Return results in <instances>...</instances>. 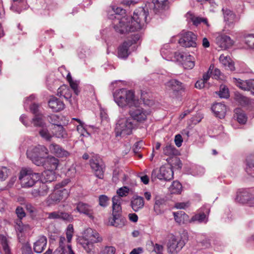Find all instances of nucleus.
I'll return each instance as SVG.
<instances>
[{"mask_svg": "<svg viewBox=\"0 0 254 254\" xmlns=\"http://www.w3.org/2000/svg\"><path fill=\"white\" fill-rule=\"evenodd\" d=\"M124 13V9L115 5L111 6L108 10L109 18L113 19V24L115 30L121 34L141 29L144 26L148 15V12L141 7L134 11L132 17H121L120 14Z\"/></svg>", "mask_w": 254, "mask_h": 254, "instance_id": "1", "label": "nucleus"}, {"mask_svg": "<svg viewBox=\"0 0 254 254\" xmlns=\"http://www.w3.org/2000/svg\"><path fill=\"white\" fill-rule=\"evenodd\" d=\"M114 97L115 102L122 108L127 106L131 108L137 105L139 101L133 91L125 88L116 90Z\"/></svg>", "mask_w": 254, "mask_h": 254, "instance_id": "2", "label": "nucleus"}, {"mask_svg": "<svg viewBox=\"0 0 254 254\" xmlns=\"http://www.w3.org/2000/svg\"><path fill=\"white\" fill-rule=\"evenodd\" d=\"M102 241V239L99 233L89 228L84 231L82 236L79 239V243L87 253L91 254L94 249V244Z\"/></svg>", "mask_w": 254, "mask_h": 254, "instance_id": "3", "label": "nucleus"}, {"mask_svg": "<svg viewBox=\"0 0 254 254\" xmlns=\"http://www.w3.org/2000/svg\"><path fill=\"white\" fill-rule=\"evenodd\" d=\"M48 153V148L40 145L30 147L27 151V157L37 166L44 165L45 159Z\"/></svg>", "mask_w": 254, "mask_h": 254, "instance_id": "4", "label": "nucleus"}, {"mask_svg": "<svg viewBox=\"0 0 254 254\" xmlns=\"http://www.w3.org/2000/svg\"><path fill=\"white\" fill-rule=\"evenodd\" d=\"M40 179V174L33 172L30 169L23 168L19 173V180L22 188L33 186Z\"/></svg>", "mask_w": 254, "mask_h": 254, "instance_id": "5", "label": "nucleus"}, {"mask_svg": "<svg viewBox=\"0 0 254 254\" xmlns=\"http://www.w3.org/2000/svg\"><path fill=\"white\" fill-rule=\"evenodd\" d=\"M128 114L131 118L130 119L138 124H142L147 121L151 114V111L142 106L135 105L130 108Z\"/></svg>", "mask_w": 254, "mask_h": 254, "instance_id": "6", "label": "nucleus"}, {"mask_svg": "<svg viewBox=\"0 0 254 254\" xmlns=\"http://www.w3.org/2000/svg\"><path fill=\"white\" fill-rule=\"evenodd\" d=\"M134 128V125L131 119L129 118H122L120 119L116 127L115 130L117 136H125L129 135L132 133Z\"/></svg>", "mask_w": 254, "mask_h": 254, "instance_id": "7", "label": "nucleus"}, {"mask_svg": "<svg viewBox=\"0 0 254 254\" xmlns=\"http://www.w3.org/2000/svg\"><path fill=\"white\" fill-rule=\"evenodd\" d=\"M140 38V36L138 33L132 34L130 37L127 38L123 44H122L118 48V57L121 58L126 59L128 55V48L132 44L136 43Z\"/></svg>", "mask_w": 254, "mask_h": 254, "instance_id": "8", "label": "nucleus"}, {"mask_svg": "<svg viewBox=\"0 0 254 254\" xmlns=\"http://www.w3.org/2000/svg\"><path fill=\"white\" fill-rule=\"evenodd\" d=\"M186 242L181 237L171 235L169 237L167 242L168 252L171 254H175L179 252L185 246Z\"/></svg>", "mask_w": 254, "mask_h": 254, "instance_id": "9", "label": "nucleus"}, {"mask_svg": "<svg viewBox=\"0 0 254 254\" xmlns=\"http://www.w3.org/2000/svg\"><path fill=\"white\" fill-rule=\"evenodd\" d=\"M68 194V190L65 189H57L47 198V203L48 205L58 204L61 201L66 199Z\"/></svg>", "mask_w": 254, "mask_h": 254, "instance_id": "10", "label": "nucleus"}, {"mask_svg": "<svg viewBox=\"0 0 254 254\" xmlns=\"http://www.w3.org/2000/svg\"><path fill=\"white\" fill-rule=\"evenodd\" d=\"M90 165L94 175L99 179L104 178L105 166L102 159L98 156H94L90 160Z\"/></svg>", "mask_w": 254, "mask_h": 254, "instance_id": "11", "label": "nucleus"}, {"mask_svg": "<svg viewBox=\"0 0 254 254\" xmlns=\"http://www.w3.org/2000/svg\"><path fill=\"white\" fill-rule=\"evenodd\" d=\"M181 37L179 43L183 47H195L196 46L197 36L193 32L187 31L181 34Z\"/></svg>", "mask_w": 254, "mask_h": 254, "instance_id": "12", "label": "nucleus"}, {"mask_svg": "<svg viewBox=\"0 0 254 254\" xmlns=\"http://www.w3.org/2000/svg\"><path fill=\"white\" fill-rule=\"evenodd\" d=\"M174 57L182 63L185 69H192L194 66V58L190 55L184 53L176 52Z\"/></svg>", "mask_w": 254, "mask_h": 254, "instance_id": "13", "label": "nucleus"}, {"mask_svg": "<svg viewBox=\"0 0 254 254\" xmlns=\"http://www.w3.org/2000/svg\"><path fill=\"white\" fill-rule=\"evenodd\" d=\"M215 42L221 50L229 49L234 44V41L229 36L220 33L216 34Z\"/></svg>", "mask_w": 254, "mask_h": 254, "instance_id": "14", "label": "nucleus"}, {"mask_svg": "<svg viewBox=\"0 0 254 254\" xmlns=\"http://www.w3.org/2000/svg\"><path fill=\"white\" fill-rule=\"evenodd\" d=\"M46 215H47V218L49 219H60L68 222H71L73 219L71 214L61 211L47 213Z\"/></svg>", "mask_w": 254, "mask_h": 254, "instance_id": "15", "label": "nucleus"}, {"mask_svg": "<svg viewBox=\"0 0 254 254\" xmlns=\"http://www.w3.org/2000/svg\"><path fill=\"white\" fill-rule=\"evenodd\" d=\"M73 227L72 224H69L66 230V239H65L64 236H60L59 238V248H63L64 249H66L65 248V244L67 242L68 244L70 245L72 238L73 234ZM66 250H67V248Z\"/></svg>", "mask_w": 254, "mask_h": 254, "instance_id": "16", "label": "nucleus"}, {"mask_svg": "<svg viewBox=\"0 0 254 254\" xmlns=\"http://www.w3.org/2000/svg\"><path fill=\"white\" fill-rule=\"evenodd\" d=\"M236 199L242 203H249L251 206H254V198L251 199V194L245 189L240 190L238 191Z\"/></svg>", "mask_w": 254, "mask_h": 254, "instance_id": "17", "label": "nucleus"}, {"mask_svg": "<svg viewBox=\"0 0 254 254\" xmlns=\"http://www.w3.org/2000/svg\"><path fill=\"white\" fill-rule=\"evenodd\" d=\"M113 216L109 219V222L111 226L122 228L124 226L126 223V219L122 216L121 213L112 214Z\"/></svg>", "mask_w": 254, "mask_h": 254, "instance_id": "18", "label": "nucleus"}, {"mask_svg": "<svg viewBox=\"0 0 254 254\" xmlns=\"http://www.w3.org/2000/svg\"><path fill=\"white\" fill-rule=\"evenodd\" d=\"M223 11L224 18L226 24L230 28L233 27L235 23L239 21V18L237 17L236 15L229 9L223 10Z\"/></svg>", "mask_w": 254, "mask_h": 254, "instance_id": "19", "label": "nucleus"}, {"mask_svg": "<svg viewBox=\"0 0 254 254\" xmlns=\"http://www.w3.org/2000/svg\"><path fill=\"white\" fill-rule=\"evenodd\" d=\"M51 153L55 154L58 157H67L69 155V153L62 148L59 145L56 143H52L49 146Z\"/></svg>", "mask_w": 254, "mask_h": 254, "instance_id": "20", "label": "nucleus"}, {"mask_svg": "<svg viewBox=\"0 0 254 254\" xmlns=\"http://www.w3.org/2000/svg\"><path fill=\"white\" fill-rule=\"evenodd\" d=\"M47 244V239L44 236H39L33 245L34 251L38 254L41 253L45 249Z\"/></svg>", "mask_w": 254, "mask_h": 254, "instance_id": "21", "label": "nucleus"}, {"mask_svg": "<svg viewBox=\"0 0 254 254\" xmlns=\"http://www.w3.org/2000/svg\"><path fill=\"white\" fill-rule=\"evenodd\" d=\"M76 209L80 213L84 214L89 218H93V210L91 207L87 203L79 202L76 204Z\"/></svg>", "mask_w": 254, "mask_h": 254, "instance_id": "22", "label": "nucleus"}, {"mask_svg": "<svg viewBox=\"0 0 254 254\" xmlns=\"http://www.w3.org/2000/svg\"><path fill=\"white\" fill-rule=\"evenodd\" d=\"M173 171L170 167L162 166L157 178L160 180H170L173 178Z\"/></svg>", "mask_w": 254, "mask_h": 254, "instance_id": "23", "label": "nucleus"}, {"mask_svg": "<svg viewBox=\"0 0 254 254\" xmlns=\"http://www.w3.org/2000/svg\"><path fill=\"white\" fill-rule=\"evenodd\" d=\"M219 61L225 69L231 71L235 70L234 63L229 55H221Z\"/></svg>", "mask_w": 254, "mask_h": 254, "instance_id": "24", "label": "nucleus"}, {"mask_svg": "<svg viewBox=\"0 0 254 254\" xmlns=\"http://www.w3.org/2000/svg\"><path fill=\"white\" fill-rule=\"evenodd\" d=\"M54 127L52 128L53 136L59 138H68V134L64 127L61 125H56L53 123Z\"/></svg>", "mask_w": 254, "mask_h": 254, "instance_id": "25", "label": "nucleus"}, {"mask_svg": "<svg viewBox=\"0 0 254 254\" xmlns=\"http://www.w3.org/2000/svg\"><path fill=\"white\" fill-rule=\"evenodd\" d=\"M211 109L217 117L220 119L224 117L226 112V107L224 104L221 103H215L213 104Z\"/></svg>", "mask_w": 254, "mask_h": 254, "instance_id": "26", "label": "nucleus"}, {"mask_svg": "<svg viewBox=\"0 0 254 254\" xmlns=\"http://www.w3.org/2000/svg\"><path fill=\"white\" fill-rule=\"evenodd\" d=\"M49 106L54 112L60 111L64 108L63 102L55 97L50 99L49 101Z\"/></svg>", "mask_w": 254, "mask_h": 254, "instance_id": "27", "label": "nucleus"}, {"mask_svg": "<svg viewBox=\"0 0 254 254\" xmlns=\"http://www.w3.org/2000/svg\"><path fill=\"white\" fill-rule=\"evenodd\" d=\"M49 190V188L45 183H42L39 189H34L31 191V194L35 198L46 196Z\"/></svg>", "mask_w": 254, "mask_h": 254, "instance_id": "28", "label": "nucleus"}, {"mask_svg": "<svg viewBox=\"0 0 254 254\" xmlns=\"http://www.w3.org/2000/svg\"><path fill=\"white\" fill-rule=\"evenodd\" d=\"M210 212V208L208 207L204 206L201 208V212L198 214H195L191 218V221H197L201 223L204 222L206 219L205 223L207 221V215H208Z\"/></svg>", "mask_w": 254, "mask_h": 254, "instance_id": "29", "label": "nucleus"}, {"mask_svg": "<svg viewBox=\"0 0 254 254\" xmlns=\"http://www.w3.org/2000/svg\"><path fill=\"white\" fill-rule=\"evenodd\" d=\"M186 17L189 22H191L194 25L197 26L201 22L208 25L207 19L199 16H196L191 12H189L186 14Z\"/></svg>", "mask_w": 254, "mask_h": 254, "instance_id": "30", "label": "nucleus"}, {"mask_svg": "<svg viewBox=\"0 0 254 254\" xmlns=\"http://www.w3.org/2000/svg\"><path fill=\"white\" fill-rule=\"evenodd\" d=\"M165 85L174 92H178L185 89L183 84L175 79H171L166 82Z\"/></svg>", "mask_w": 254, "mask_h": 254, "instance_id": "31", "label": "nucleus"}, {"mask_svg": "<svg viewBox=\"0 0 254 254\" xmlns=\"http://www.w3.org/2000/svg\"><path fill=\"white\" fill-rule=\"evenodd\" d=\"M57 94L59 96L64 97L66 100L70 99L72 95L70 88L65 85H63L58 88Z\"/></svg>", "mask_w": 254, "mask_h": 254, "instance_id": "32", "label": "nucleus"}, {"mask_svg": "<svg viewBox=\"0 0 254 254\" xmlns=\"http://www.w3.org/2000/svg\"><path fill=\"white\" fill-rule=\"evenodd\" d=\"M144 205V199L140 196L133 197L131 201V206L134 211H138L143 208Z\"/></svg>", "mask_w": 254, "mask_h": 254, "instance_id": "33", "label": "nucleus"}, {"mask_svg": "<svg viewBox=\"0 0 254 254\" xmlns=\"http://www.w3.org/2000/svg\"><path fill=\"white\" fill-rule=\"evenodd\" d=\"M165 204V200L164 198L156 197L154 205V210L157 215L161 214L163 212V207Z\"/></svg>", "mask_w": 254, "mask_h": 254, "instance_id": "34", "label": "nucleus"}, {"mask_svg": "<svg viewBox=\"0 0 254 254\" xmlns=\"http://www.w3.org/2000/svg\"><path fill=\"white\" fill-rule=\"evenodd\" d=\"M2 249L4 254H11L7 239L5 236L0 234V252Z\"/></svg>", "mask_w": 254, "mask_h": 254, "instance_id": "35", "label": "nucleus"}, {"mask_svg": "<svg viewBox=\"0 0 254 254\" xmlns=\"http://www.w3.org/2000/svg\"><path fill=\"white\" fill-rule=\"evenodd\" d=\"M59 164V160L53 156H50L47 158L46 161L45 160L44 165H46L47 167H49L50 170H56Z\"/></svg>", "mask_w": 254, "mask_h": 254, "instance_id": "36", "label": "nucleus"}, {"mask_svg": "<svg viewBox=\"0 0 254 254\" xmlns=\"http://www.w3.org/2000/svg\"><path fill=\"white\" fill-rule=\"evenodd\" d=\"M122 199L119 196H114L112 198L113 213H121L122 207L121 205Z\"/></svg>", "mask_w": 254, "mask_h": 254, "instance_id": "37", "label": "nucleus"}, {"mask_svg": "<svg viewBox=\"0 0 254 254\" xmlns=\"http://www.w3.org/2000/svg\"><path fill=\"white\" fill-rule=\"evenodd\" d=\"M235 118L237 121L241 124H245L247 121V117L244 112L240 108H237L235 110Z\"/></svg>", "mask_w": 254, "mask_h": 254, "instance_id": "38", "label": "nucleus"}, {"mask_svg": "<svg viewBox=\"0 0 254 254\" xmlns=\"http://www.w3.org/2000/svg\"><path fill=\"white\" fill-rule=\"evenodd\" d=\"M177 150L173 145L167 143L163 148V153L165 155L172 156L177 154Z\"/></svg>", "mask_w": 254, "mask_h": 254, "instance_id": "39", "label": "nucleus"}, {"mask_svg": "<svg viewBox=\"0 0 254 254\" xmlns=\"http://www.w3.org/2000/svg\"><path fill=\"white\" fill-rule=\"evenodd\" d=\"M54 170L48 169L45 171L42 174L43 181L45 183L52 182L56 179V176Z\"/></svg>", "mask_w": 254, "mask_h": 254, "instance_id": "40", "label": "nucleus"}, {"mask_svg": "<svg viewBox=\"0 0 254 254\" xmlns=\"http://www.w3.org/2000/svg\"><path fill=\"white\" fill-rule=\"evenodd\" d=\"M232 82L239 88L243 90H247L248 89L249 80H242L239 78H233Z\"/></svg>", "mask_w": 254, "mask_h": 254, "instance_id": "41", "label": "nucleus"}, {"mask_svg": "<svg viewBox=\"0 0 254 254\" xmlns=\"http://www.w3.org/2000/svg\"><path fill=\"white\" fill-rule=\"evenodd\" d=\"M182 190V185L178 181H174L169 188L172 194H180Z\"/></svg>", "mask_w": 254, "mask_h": 254, "instance_id": "42", "label": "nucleus"}, {"mask_svg": "<svg viewBox=\"0 0 254 254\" xmlns=\"http://www.w3.org/2000/svg\"><path fill=\"white\" fill-rule=\"evenodd\" d=\"M34 126L36 127H42L44 126V117L41 114L36 115L32 121Z\"/></svg>", "mask_w": 254, "mask_h": 254, "instance_id": "43", "label": "nucleus"}, {"mask_svg": "<svg viewBox=\"0 0 254 254\" xmlns=\"http://www.w3.org/2000/svg\"><path fill=\"white\" fill-rule=\"evenodd\" d=\"M67 249L61 248H57L53 254H75L71 248V245H67Z\"/></svg>", "mask_w": 254, "mask_h": 254, "instance_id": "44", "label": "nucleus"}, {"mask_svg": "<svg viewBox=\"0 0 254 254\" xmlns=\"http://www.w3.org/2000/svg\"><path fill=\"white\" fill-rule=\"evenodd\" d=\"M246 171L248 174H252L251 171L254 168V155H250L246 159Z\"/></svg>", "mask_w": 254, "mask_h": 254, "instance_id": "45", "label": "nucleus"}, {"mask_svg": "<svg viewBox=\"0 0 254 254\" xmlns=\"http://www.w3.org/2000/svg\"><path fill=\"white\" fill-rule=\"evenodd\" d=\"M154 8L157 10L164 9L167 5L168 0H152Z\"/></svg>", "mask_w": 254, "mask_h": 254, "instance_id": "46", "label": "nucleus"}, {"mask_svg": "<svg viewBox=\"0 0 254 254\" xmlns=\"http://www.w3.org/2000/svg\"><path fill=\"white\" fill-rule=\"evenodd\" d=\"M218 95L220 98H227L229 97L228 89L224 85H221Z\"/></svg>", "mask_w": 254, "mask_h": 254, "instance_id": "47", "label": "nucleus"}, {"mask_svg": "<svg viewBox=\"0 0 254 254\" xmlns=\"http://www.w3.org/2000/svg\"><path fill=\"white\" fill-rule=\"evenodd\" d=\"M235 99L241 105H246L249 103V99L239 93H236Z\"/></svg>", "mask_w": 254, "mask_h": 254, "instance_id": "48", "label": "nucleus"}, {"mask_svg": "<svg viewBox=\"0 0 254 254\" xmlns=\"http://www.w3.org/2000/svg\"><path fill=\"white\" fill-rule=\"evenodd\" d=\"M39 134L41 137L47 141H50L53 135H52L47 129H42L39 131Z\"/></svg>", "mask_w": 254, "mask_h": 254, "instance_id": "49", "label": "nucleus"}, {"mask_svg": "<svg viewBox=\"0 0 254 254\" xmlns=\"http://www.w3.org/2000/svg\"><path fill=\"white\" fill-rule=\"evenodd\" d=\"M109 198L105 195H101L99 197V205L103 207H106L108 205Z\"/></svg>", "mask_w": 254, "mask_h": 254, "instance_id": "50", "label": "nucleus"}, {"mask_svg": "<svg viewBox=\"0 0 254 254\" xmlns=\"http://www.w3.org/2000/svg\"><path fill=\"white\" fill-rule=\"evenodd\" d=\"M245 43L250 48L254 49V35H250L246 37Z\"/></svg>", "mask_w": 254, "mask_h": 254, "instance_id": "51", "label": "nucleus"}, {"mask_svg": "<svg viewBox=\"0 0 254 254\" xmlns=\"http://www.w3.org/2000/svg\"><path fill=\"white\" fill-rule=\"evenodd\" d=\"M129 192V189L126 187H124L118 189L117 191V193L118 195L117 196L124 197L126 196Z\"/></svg>", "mask_w": 254, "mask_h": 254, "instance_id": "52", "label": "nucleus"}, {"mask_svg": "<svg viewBox=\"0 0 254 254\" xmlns=\"http://www.w3.org/2000/svg\"><path fill=\"white\" fill-rule=\"evenodd\" d=\"M116 249L112 246H106L101 251V254H115Z\"/></svg>", "mask_w": 254, "mask_h": 254, "instance_id": "53", "label": "nucleus"}, {"mask_svg": "<svg viewBox=\"0 0 254 254\" xmlns=\"http://www.w3.org/2000/svg\"><path fill=\"white\" fill-rule=\"evenodd\" d=\"M8 170L6 167L0 168V180L2 181L5 180L8 177Z\"/></svg>", "mask_w": 254, "mask_h": 254, "instance_id": "54", "label": "nucleus"}, {"mask_svg": "<svg viewBox=\"0 0 254 254\" xmlns=\"http://www.w3.org/2000/svg\"><path fill=\"white\" fill-rule=\"evenodd\" d=\"M78 84L79 83L77 81H70V83L69 84L70 87L73 90L74 93L77 95H78L80 92V90L78 89Z\"/></svg>", "mask_w": 254, "mask_h": 254, "instance_id": "55", "label": "nucleus"}, {"mask_svg": "<svg viewBox=\"0 0 254 254\" xmlns=\"http://www.w3.org/2000/svg\"><path fill=\"white\" fill-rule=\"evenodd\" d=\"M16 214L19 219H21L25 216V213L21 207L18 206L16 208L15 210Z\"/></svg>", "mask_w": 254, "mask_h": 254, "instance_id": "56", "label": "nucleus"}, {"mask_svg": "<svg viewBox=\"0 0 254 254\" xmlns=\"http://www.w3.org/2000/svg\"><path fill=\"white\" fill-rule=\"evenodd\" d=\"M163 246L158 244H155L154 245L153 252H155L156 254H163Z\"/></svg>", "mask_w": 254, "mask_h": 254, "instance_id": "57", "label": "nucleus"}, {"mask_svg": "<svg viewBox=\"0 0 254 254\" xmlns=\"http://www.w3.org/2000/svg\"><path fill=\"white\" fill-rule=\"evenodd\" d=\"M15 229L16 230L21 233L23 230V225L20 219H17L15 221Z\"/></svg>", "mask_w": 254, "mask_h": 254, "instance_id": "58", "label": "nucleus"}, {"mask_svg": "<svg viewBox=\"0 0 254 254\" xmlns=\"http://www.w3.org/2000/svg\"><path fill=\"white\" fill-rule=\"evenodd\" d=\"M22 254H33L31 247L28 244H25L22 247Z\"/></svg>", "mask_w": 254, "mask_h": 254, "instance_id": "59", "label": "nucleus"}, {"mask_svg": "<svg viewBox=\"0 0 254 254\" xmlns=\"http://www.w3.org/2000/svg\"><path fill=\"white\" fill-rule=\"evenodd\" d=\"M190 206L189 202H178L175 205V207L178 209H185Z\"/></svg>", "mask_w": 254, "mask_h": 254, "instance_id": "60", "label": "nucleus"}, {"mask_svg": "<svg viewBox=\"0 0 254 254\" xmlns=\"http://www.w3.org/2000/svg\"><path fill=\"white\" fill-rule=\"evenodd\" d=\"M210 73H211L213 78L215 79L220 78L221 72L219 69L215 68L213 70L212 69L210 70Z\"/></svg>", "mask_w": 254, "mask_h": 254, "instance_id": "61", "label": "nucleus"}, {"mask_svg": "<svg viewBox=\"0 0 254 254\" xmlns=\"http://www.w3.org/2000/svg\"><path fill=\"white\" fill-rule=\"evenodd\" d=\"M183 142L182 137L180 134H177L175 137V144L178 147H180Z\"/></svg>", "mask_w": 254, "mask_h": 254, "instance_id": "62", "label": "nucleus"}, {"mask_svg": "<svg viewBox=\"0 0 254 254\" xmlns=\"http://www.w3.org/2000/svg\"><path fill=\"white\" fill-rule=\"evenodd\" d=\"M25 208L27 211L30 213H33L36 211V208L30 203H26L25 204Z\"/></svg>", "mask_w": 254, "mask_h": 254, "instance_id": "63", "label": "nucleus"}, {"mask_svg": "<svg viewBox=\"0 0 254 254\" xmlns=\"http://www.w3.org/2000/svg\"><path fill=\"white\" fill-rule=\"evenodd\" d=\"M248 89L247 90L250 91L252 93H254V80H249Z\"/></svg>", "mask_w": 254, "mask_h": 254, "instance_id": "64", "label": "nucleus"}]
</instances>
